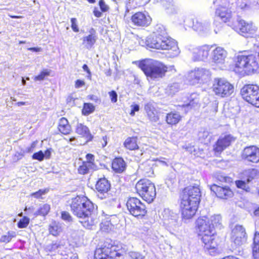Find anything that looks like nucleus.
<instances>
[{
  "label": "nucleus",
  "mask_w": 259,
  "mask_h": 259,
  "mask_svg": "<svg viewBox=\"0 0 259 259\" xmlns=\"http://www.w3.org/2000/svg\"><path fill=\"white\" fill-rule=\"evenodd\" d=\"M61 245V244L57 242L52 243L48 246V249L50 251H55L60 248Z\"/></svg>",
  "instance_id": "55"
},
{
  "label": "nucleus",
  "mask_w": 259,
  "mask_h": 259,
  "mask_svg": "<svg viewBox=\"0 0 259 259\" xmlns=\"http://www.w3.org/2000/svg\"><path fill=\"white\" fill-rule=\"evenodd\" d=\"M242 157L248 161L257 163L259 161V148L255 146L246 147L242 152Z\"/></svg>",
  "instance_id": "17"
},
{
  "label": "nucleus",
  "mask_w": 259,
  "mask_h": 259,
  "mask_svg": "<svg viewBox=\"0 0 259 259\" xmlns=\"http://www.w3.org/2000/svg\"><path fill=\"white\" fill-rule=\"evenodd\" d=\"M197 74L198 73H196L195 69L188 73L186 76V79L190 84L195 85L200 83L199 78Z\"/></svg>",
  "instance_id": "35"
},
{
  "label": "nucleus",
  "mask_w": 259,
  "mask_h": 259,
  "mask_svg": "<svg viewBox=\"0 0 259 259\" xmlns=\"http://www.w3.org/2000/svg\"><path fill=\"white\" fill-rule=\"evenodd\" d=\"M236 186L239 188H241L244 190H245L246 192H249L250 190L249 187L245 183V182L242 180H238L236 181Z\"/></svg>",
  "instance_id": "45"
},
{
  "label": "nucleus",
  "mask_w": 259,
  "mask_h": 259,
  "mask_svg": "<svg viewBox=\"0 0 259 259\" xmlns=\"http://www.w3.org/2000/svg\"><path fill=\"white\" fill-rule=\"evenodd\" d=\"M94 168V167L83 161L78 166L77 171L79 174L84 175L89 173L90 169Z\"/></svg>",
  "instance_id": "39"
},
{
  "label": "nucleus",
  "mask_w": 259,
  "mask_h": 259,
  "mask_svg": "<svg viewBox=\"0 0 259 259\" xmlns=\"http://www.w3.org/2000/svg\"><path fill=\"white\" fill-rule=\"evenodd\" d=\"M48 191L47 189H39L37 191L31 194V196L36 199L42 198V196Z\"/></svg>",
  "instance_id": "47"
},
{
  "label": "nucleus",
  "mask_w": 259,
  "mask_h": 259,
  "mask_svg": "<svg viewBox=\"0 0 259 259\" xmlns=\"http://www.w3.org/2000/svg\"><path fill=\"white\" fill-rule=\"evenodd\" d=\"M234 86L224 78H215L212 85L214 94L222 98L228 97L234 92Z\"/></svg>",
  "instance_id": "9"
},
{
  "label": "nucleus",
  "mask_w": 259,
  "mask_h": 259,
  "mask_svg": "<svg viewBox=\"0 0 259 259\" xmlns=\"http://www.w3.org/2000/svg\"><path fill=\"white\" fill-rule=\"evenodd\" d=\"M95 110L94 105L91 103H84L81 110L83 115L87 116L93 113Z\"/></svg>",
  "instance_id": "37"
},
{
  "label": "nucleus",
  "mask_w": 259,
  "mask_h": 259,
  "mask_svg": "<svg viewBox=\"0 0 259 259\" xmlns=\"http://www.w3.org/2000/svg\"><path fill=\"white\" fill-rule=\"evenodd\" d=\"M198 137L199 140L201 141V142H205V141H209L210 137H209V132L205 129H201L198 134Z\"/></svg>",
  "instance_id": "40"
},
{
  "label": "nucleus",
  "mask_w": 259,
  "mask_h": 259,
  "mask_svg": "<svg viewBox=\"0 0 259 259\" xmlns=\"http://www.w3.org/2000/svg\"><path fill=\"white\" fill-rule=\"evenodd\" d=\"M145 109L149 119L153 122H157L159 119L158 112L153 104L147 103L145 106Z\"/></svg>",
  "instance_id": "29"
},
{
  "label": "nucleus",
  "mask_w": 259,
  "mask_h": 259,
  "mask_svg": "<svg viewBox=\"0 0 259 259\" xmlns=\"http://www.w3.org/2000/svg\"><path fill=\"white\" fill-rule=\"evenodd\" d=\"M180 89V85L178 83H174L169 85L165 89L166 93L168 95H173L178 92Z\"/></svg>",
  "instance_id": "42"
},
{
  "label": "nucleus",
  "mask_w": 259,
  "mask_h": 259,
  "mask_svg": "<svg viewBox=\"0 0 259 259\" xmlns=\"http://www.w3.org/2000/svg\"><path fill=\"white\" fill-rule=\"evenodd\" d=\"M82 69H83V70L84 71H85L88 73V77L90 78H91L92 74H91V72L90 70L89 69L88 65L87 64L83 65Z\"/></svg>",
  "instance_id": "63"
},
{
  "label": "nucleus",
  "mask_w": 259,
  "mask_h": 259,
  "mask_svg": "<svg viewBox=\"0 0 259 259\" xmlns=\"http://www.w3.org/2000/svg\"><path fill=\"white\" fill-rule=\"evenodd\" d=\"M61 218L67 222H71L72 221V217L68 211H63L61 212Z\"/></svg>",
  "instance_id": "48"
},
{
  "label": "nucleus",
  "mask_w": 259,
  "mask_h": 259,
  "mask_svg": "<svg viewBox=\"0 0 259 259\" xmlns=\"http://www.w3.org/2000/svg\"><path fill=\"white\" fill-rule=\"evenodd\" d=\"M161 3L167 14H173L177 13L178 7L173 0H161Z\"/></svg>",
  "instance_id": "30"
},
{
  "label": "nucleus",
  "mask_w": 259,
  "mask_h": 259,
  "mask_svg": "<svg viewBox=\"0 0 259 259\" xmlns=\"http://www.w3.org/2000/svg\"><path fill=\"white\" fill-rule=\"evenodd\" d=\"M85 158L87 159V161L84 162H86L87 163L90 164V165L95 168V167L96 166V164L95 162L94 155L91 153H88L85 156Z\"/></svg>",
  "instance_id": "46"
},
{
  "label": "nucleus",
  "mask_w": 259,
  "mask_h": 259,
  "mask_svg": "<svg viewBox=\"0 0 259 259\" xmlns=\"http://www.w3.org/2000/svg\"><path fill=\"white\" fill-rule=\"evenodd\" d=\"M160 217L164 224L169 227H172L176 224L177 215L168 208H165L162 211Z\"/></svg>",
  "instance_id": "20"
},
{
  "label": "nucleus",
  "mask_w": 259,
  "mask_h": 259,
  "mask_svg": "<svg viewBox=\"0 0 259 259\" xmlns=\"http://www.w3.org/2000/svg\"><path fill=\"white\" fill-rule=\"evenodd\" d=\"M227 52L221 47H215L211 52L210 59L212 65L221 69H223L225 66Z\"/></svg>",
  "instance_id": "14"
},
{
  "label": "nucleus",
  "mask_w": 259,
  "mask_h": 259,
  "mask_svg": "<svg viewBox=\"0 0 259 259\" xmlns=\"http://www.w3.org/2000/svg\"><path fill=\"white\" fill-rule=\"evenodd\" d=\"M235 139L230 135L220 137L213 146L214 152L218 154L221 153Z\"/></svg>",
  "instance_id": "19"
},
{
  "label": "nucleus",
  "mask_w": 259,
  "mask_h": 259,
  "mask_svg": "<svg viewBox=\"0 0 259 259\" xmlns=\"http://www.w3.org/2000/svg\"><path fill=\"white\" fill-rule=\"evenodd\" d=\"M142 155V150L139 148L137 144V138H131V155L135 157L136 161H139Z\"/></svg>",
  "instance_id": "27"
},
{
  "label": "nucleus",
  "mask_w": 259,
  "mask_h": 259,
  "mask_svg": "<svg viewBox=\"0 0 259 259\" xmlns=\"http://www.w3.org/2000/svg\"><path fill=\"white\" fill-rule=\"evenodd\" d=\"M134 189L143 199L149 203L152 202L155 198L156 193L155 185L148 179L139 180L136 183Z\"/></svg>",
  "instance_id": "8"
},
{
  "label": "nucleus",
  "mask_w": 259,
  "mask_h": 259,
  "mask_svg": "<svg viewBox=\"0 0 259 259\" xmlns=\"http://www.w3.org/2000/svg\"><path fill=\"white\" fill-rule=\"evenodd\" d=\"M15 237V232L8 231L7 234L3 235L1 236L0 242H4L5 243H8L12 240V238Z\"/></svg>",
  "instance_id": "43"
},
{
  "label": "nucleus",
  "mask_w": 259,
  "mask_h": 259,
  "mask_svg": "<svg viewBox=\"0 0 259 259\" xmlns=\"http://www.w3.org/2000/svg\"><path fill=\"white\" fill-rule=\"evenodd\" d=\"M57 130L60 134L64 135H69L72 132L71 126L65 117H62L59 120Z\"/></svg>",
  "instance_id": "25"
},
{
  "label": "nucleus",
  "mask_w": 259,
  "mask_h": 259,
  "mask_svg": "<svg viewBox=\"0 0 259 259\" xmlns=\"http://www.w3.org/2000/svg\"><path fill=\"white\" fill-rule=\"evenodd\" d=\"M228 25L235 31L246 37L252 36L257 30V28L252 22H247L243 20Z\"/></svg>",
  "instance_id": "12"
},
{
  "label": "nucleus",
  "mask_w": 259,
  "mask_h": 259,
  "mask_svg": "<svg viewBox=\"0 0 259 259\" xmlns=\"http://www.w3.org/2000/svg\"><path fill=\"white\" fill-rule=\"evenodd\" d=\"M202 22L203 21H198L197 20H196L195 22L193 21V25L192 26L193 29L196 31L201 32L202 31V27H201V26Z\"/></svg>",
  "instance_id": "52"
},
{
  "label": "nucleus",
  "mask_w": 259,
  "mask_h": 259,
  "mask_svg": "<svg viewBox=\"0 0 259 259\" xmlns=\"http://www.w3.org/2000/svg\"><path fill=\"white\" fill-rule=\"evenodd\" d=\"M69 206L73 214L77 218L81 217L86 213L93 212L94 210V203L83 195H77L72 198Z\"/></svg>",
  "instance_id": "7"
},
{
  "label": "nucleus",
  "mask_w": 259,
  "mask_h": 259,
  "mask_svg": "<svg viewBox=\"0 0 259 259\" xmlns=\"http://www.w3.org/2000/svg\"><path fill=\"white\" fill-rule=\"evenodd\" d=\"M146 212L145 205L138 198L131 197V214L140 218L144 217Z\"/></svg>",
  "instance_id": "15"
},
{
  "label": "nucleus",
  "mask_w": 259,
  "mask_h": 259,
  "mask_svg": "<svg viewBox=\"0 0 259 259\" xmlns=\"http://www.w3.org/2000/svg\"><path fill=\"white\" fill-rule=\"evenodd\" d=\"M109 95L112 103H115L117 101V94L115 91H111L109 92Z\"/></svg>",
  "instance_id": "56"
},
{
  "label": "nucleus",
  "mask_w": 259,
  "mask_h": 259,
  "mask_svg": "<svg viewBox=\"0 0 259 259\" xmlns=\"http://www.w3.org/2000/svg\"><path fill=\"white\" fill-rule=\"evenodd\" d=\"M210 25V23L209 21L207 20L203 21L201 26V27H202V31L200 32H207L209 30Z\"/></svg>",
  "instance_id": "51"
},
{
  "label": "nucleus",
  "mask_w": 259,
  "mask_h": 259,
  "mask_svg": "<svg viewBox=\"0 0 259 259\" xmlns=\"http://www.w3.org/2000/svg\"><path fill=\"white\" fill-rule=\"evenodd\" d=\"M99 6L102 12H107L109 10V7L105 4L104 0H99Z\"/></svg>",
  "instance_id": "54"
},
{
  "label": "nucleus",
  "mask_w": 259,
  "mask_h": 259,
  "mask_svg": "<svg viewBox=\"0 0 259 259\" xmlns=\"http://www.w3.org/2000/svg\"><path fill=\"white\" fill-rule=\"evenodd\" d=\"M132 109L131 111V115L134 116L135 112L139 110V106L137 104H134L132 106Z\"/></svg>",
  "instance_id": "61"
},
{
  "label": "nucleus",
  "mask_w": 259,
  "mask_h": 259,
  "mask_svg": "<svg viewBox=\"0 0 259 259\" xmlns=\"http://www.w3.org/2000/svg\"><path fill=\"white\" fill-rule=\"evenodd\" d=\"M213 3L217 6L215 15L219 17L225 23L229 22V24L234 23L231 22L232 15L229 9L230 2L229 0H213Z\"/></svg>",
  "instance_id": "10"
},
{
  "label": "nucleus",
  "mask_w": 259,
  "mask_h": 259,
  "mask_svg": "<svg viewBox=\"0 0 259 259\" xmlns=\"http://www.w3.org/2000/svg\"><path fill=\"white\" fill-rule=\"evenodd\" d=\"M201 192L198 186L186 188L181 196L180 209L183 219L189 220L195 214L200 200Z\"/></svg>",
  "instance_id": "3"
},
{
  "label": "nucleus",
  "mask_w": 259,
  "mask_h": 259,
  "mask_svg": "<svg viewBox=\"0 0 259 259\" xmlns=\"http://www.w3.org/2000/svg\"><path fill=\"white\" fill-rule=\"evenodd\" d=\"M126 167V164L122 158L116 157L113 159L111 168L116 173H121L123 172Z\"/></svg>",
  "instance_id": "28"
},
{
  "label": "nucleus",
  "mask_w": 259,
  "mask_h": 259,
  "mask_svg": "<svg viewBox=\"0 0 259 259\" xmlns=\"http://www.w3.org/2000/svg\"><path fill=\"white\" fill-rule=\"evenodd\" d=\"M211 190L214 192L216 195L221 198L227 199L232 195V191L229 187H221L213 185L211 187Z\"/></svg>",
  "instance_id": "23"
},
{
  "label": "nucleus",
  "mask_w": 259,
  "mask_h": 259,
  "mask_svg": "<svg viewBox=\"0 0 259 259\" xmlns=\"http://www.w3.org/2000/svg\"><path fill=\"white\" fill-rule=\"evenodd\" d=\"M71 27L74 32H78L79 29L77 24V20L75 18H72L70 19Z\"/></svg>",
  "instance_id": "49"
},
{
  "label": "nucleus",
  "mask_w": 259,
  "mask_h": 259,
  "mask_svg": "<svg viewBox=\"0 0 259 259\" xmlns=\"http://www.w3.org/2000/svg\"><path fill=\"white\" fill-rule=\"evenodd\" d=\"M252 254L254 258L259 259V233H256L254 237Z\"/></svg>",
  "instance_id": "36"
},
{
  "label": "nucleus",
  "mask_w": 259,
  "mask_h": 259,
  "mask_svg": "<svg viewBox=\"0 0 259 259\" xmlns=\"http://www.w3.org/2000/svg\"><path fill=\"white\" fill-rule=\"evenodd\" d=\"M183 148L192 154L193 152V149H194V146L190 144H189L188 145L184 146Z\"/></svg>",
  "instance_id": "58"
},
{
  "label": "nucleus",
  "mask_w": 259,
  "mask_h": 259,
  "mask_svg": "<svg viewBox=\"0 0 259 259\" xmlns=\"http://www.w3.org/2000/svg\"><path fill=\"white\" fill-rule=\"evenodd\" d=\"M182 116L177 112H171L168 113L166 116V121L167 124L176 125L181 120Z\"/></svg>",
  "instance_id": "33"
},
{
  "label": "nucleus",
  "mask_w": 259,
  "mask_h": 259,
  "mask_svg": "<svg viewBox=\"0 0 259 259\" xmlns=\"http://www.w3.org/2000/svg\"><path fill=\"white\" fill-rule=\"evenodd\" d=\"M85 84L83 80L80 79H77L75 82V87L76 88H79Z\"/></svg>",
  "instance_id": "60"
},
{
  "label": "nucleus",
  "mask_w": 259,
  "mask_h": 259,
  "mask_svg": "<svg viewBox=\"0 0 259 259\" xmlns=\"http://www.w3.org/2000/svg\"><path fill=\"white\" fill-rule=\"evenodd\" d=\"M221 225L220 215L202 216L197 219L196 227L198 236L207 250L214 249L218 246L215 240L214 228Z\"/></svg>",
  "instance_id": "2"
},
{
  "label": "nucleus",
  "mask_w": 259,
  "mask_h": 259,
  "mask_svg": "<svg viewBox=\"0 0 259 259\" xmlns=\"http://www.w3.org/2000/svg\"><path fill=\"white\" fill-rule=\"evenodd\" d=\"M148 77L152 78H161L165 75L167 67L162 62L151 59L133 62Z\"/></svg>",
  "instance_id": "4"
},
{
  "label": "nucleus",
  "mask_w": 259,
  "mask_h": 259,
  "mask_svg": "<svg viewBox=\"0 0 259 259\" xmlns=\"http://www.w3.org/2000/svg\"><path fill=\"white\" fill-rule=\"evenodd\" d=\"M76 133L81 137L84 138L87 142L92 141L93 136L92 135L89 128L82 123L78 124L75 128Z\"/></svg>",
  "instance_id": "26"
},
{
  "label": "nucleus",
  "mask_w": 259,
  "mask_h": 259,
  "mask_svg": "<svg viewBox=\"0 0 259 259\" xmlns=\"http://www.w3.org/2000/svg\"><path fill=\"white\" fill-rule=\"evenodd\" d=\"M48 230L51 235L58 236L62 232L63 229L60 223L54 221L49 226Z\"/></svg>",
  "instance_id": "31"
},
{
  "label": "nucleus",
  "mask_w": 259,
  "mask_h": 259,
  "mask_svg": "<svg viewBox=\"0 0 259 259\" xmlns=\"http://www.w3.org/2000/svg\"><path fill=\"white\" fill-rule=\"evenodd\" d=\"M111 185L109 181L105 178H100L95 184V189L98 192L104 195L110 190Z\"/></svg>",
  "instance_id": "24"
},
{
  "label": "nucleus",
  "mask_w": 259,
  "mask_h": 259,
  "mask_svg": "<svg viewBox=\"0 0 259 259\" xmlns=\"http://www.w3.org/2000/svg\"><path fill=\"white\" fill-rule=\"evenodd\" d=\"M78 218L81 219L79 221L80 223L84 228L87 229H92L98 222L97 215L93 213V211L86 213L81 217H78Z\"/></svg>",
  "instance_id": "18"
},
{
  "label": "nucleus",
  "mask_w": 259,
  "mask_h": 259,
  "mask_svg": "<svg viewBox=\"0 0 259 259\" xmlns=\"http://www.w3.org/2000/svg\"><path fill=\"white\" fill-rule=\"evenodd\" d=\"M131 259H144V256L139 252H131Z\"/></svg>",
  "instance_id": "57"
},
{
  "label": "nucleus",
  "mask_w": 259,
  "mask_h": 259,
  "mask_svg": "<svg viewBox=\"0 0 259 259\" xmlns=\"http://www.w3.org/2000/svg\"><path fill=\"white\" fill-rule=\"evenodd\" d=\"M247 236L245 228L241 225H237L232 231L231 240L236 245H241L245 243Z\"/></svg>",
  "instance_id": "16"
},
{
  "label": "nucleus",
  "mask_w": 259,
  "mask_h": 259,
  "mask_svg": "<svg viewBox=\"0 0 259 259\" xmlns=\"http://www.w3.org/2000/svg\"><path fill=\"white\" fill-rule=\"evenodd\" d=\"M102 12V11L100 12L97 8H95L93 11V13H94V16L97 18H99V17H101Z\"/></svg>",
  "instance_id": "64"
},
{
  "label": "nucleus",
  "mask_w": 259,
  "mask_h": 259,
  "mask_svg": "<svg viewBox=\"0 0 259 259\" xmlns=\"http://www.w3.org/2000/svg\"><path fill=\"white\" fill-rule=\"evenodd\" d=\"M242 98L247 102L259 108V87L256 85L247 84L241 90Z\"/></svg>",
  "instance_id": "11"
},
{
  "label": "nucleus",
  "mask_w": 259,
  "mask_h": 259,
  "mask_svg": "<svg viewBox=\"0 0 259 259\" xmlns=\"http://www.w3.org/2000/svg\"><path fill=\"white\" fill-rule=\"evenodd\" d=\"M30 220L26 216L21 219L17 223V227L20 229L26 228L29 225Z\"/></svg>",
  "instance_id": "44"
},
{
  "label": "nucleus",
  "mask_w": 259,
  "mask_h": 259,
  "mask_svg": "<svg viewBox=\"0 0 259 259\" xmlns=\"http://www.w3.org/2000/svg\"><path fill=\"white\" fill-rule=\"evenodd\" d=\"M50 210L51 205L48 203H45L39 206L37 211L35 212V215L46 217L49 214Z\"/></svg>",
  "instance_id": "34"
},
{
  "label": "nucleus",
  "mask_w": 259,
  "mask_h": 259,
  "mask_svg": "<svg viewBox=\"0 0 259 259\" xmlns=\"http://www.w3.org/2000/svg\"><path fill=\"white\" fill-rule=\"evenodd\" d=\"M249 174L251 176H249L247 180L248 183L250 182L253 179V176L256 174V170L252 169L249 170Z\"/></svg>",
  "instance_id": "59"
},
{
  "label": "nucleus",
  "mask_w": 259,
  "mask_h": 259,
  "mask_svg": "<svg viewBox=\"0 0 259 259\" xmlns=\"http://www.w3.org/2000/svg\"><path fill=\"white\" fill-rule=\"evenodd\" d=\"M45 157V155L41 150L38 151L37 152L34 153L32 158L33 159L38 160L39 161L43 160Z\"/></svg>",
  "instance_id": "50"
},
{
  "label": "nucleus",
  "mask_w": 259,
  "mask_h": 259,
  "mask_svg": "<svg viewBox=\"0 0 259 259\" xmlns=\"http://www.w3.org/2000/svg\"><path fill=\"white\" fill-rule=\"evenodd\" d=\"M215 46L204 45L198 47L190 46L188 50L191 54V58L194 61H205L208 59L210 51Z\"/></svg>",
  "instance_id": "13"
},
{
  "label": "nucleus",
  "mask_w": 259,
  "mask_h": 259,
  "mask_svg": "<svg viewBox=\"0 0 259 259\" xmlns=\"http://www.w3.org/2000/svg\"><path fill=\"white\" fill-rule=\"evenodd\" d=\"M258 68V61L254 55L241 54L235 58L234 70L237 73L250 74L255 72Z\"/></svg>",
  "instance_id": "6"
},
{
  "label": "nucleus",
  "mask_w": 259,
  "mask_h": 259,
  "mask_svg": "<svg viewBox=\"0 0 259 259\" xmlns=\"http://www.w3.org/2000/svg\"><path fill=\"white\" fill-rule=\"evenodd\" d=\"M193 155L195 156H201L202 154V151L199 150V149H196L194 146V149H193V152L192 153Z\"/></svg>",
  "instance_id": "62"
},
{
  "label": "nucleus",
  "mask_w": 259,
  "mask_h": 259,
  "mask_svg": "<svg viewBox=\"0 0 259 259\" xmlns=\"http://www.w3.org/2000/svg\"><path fill=\"white\" fill-rule=\"evenodd\" d=\"M195 70L196 73H198L197 76L199 78L200 83L207 81L209 79L211 74L209 70L202 68H198L195 69Z\"/></svg>",
  "instance_id": "32"
},
{
  "label": "nucleus",
  "mask_w": 259,
  "mask_h": 259,
  "mask_svg": "<svg viewBox=\"0 0 259 259\" xmlns=\"http://www.w3.org/2000/svg\"><path fill=\"white\" fill-rule=\"evenodd\" d=\"M133 22L138 26H148L150 24L151 19L148 15L146 16L141 12H138L132 17Z\"/></svg>",
  "instance_id": "22"
},
{
  "label": "nucleus",
  "mask_w": 259,
  "mask_h": 259,
  "mask_svg": "<svg viewBox=\"0 0 259 259\" xmlns=\"http://www.w3.org/2000/svg\"><path fill=\"white\" fill-rule=\"evenodd\" d=\"M139 171L140 170L143 171V175L145 176L150 177L153 174L152 167L147 162L141 164L139 166Z\"/></svg>",
  "instance_id": "38"
},
{
  "label": "nucleus",
  "mask_w": 259,
  "mask_h": 259,
  "mask_svg": "<svg viewBox=\"0 0 259 259\" xmlns=\"http://www.w3.org/2000/svg\"><path fill=\"white\" fill-rule=\"evenodd\" d=\"M248 0H236L237 6L241 9H244L248 6Z\"/></svg>",
  "instance_id": "53"
},
{
  "label": "nucleus",
  "mask_w": 259,
  "mask_h": 259,
  "mask_svg": "<svg viewBox=\"0 0 259 259\" xmlns=\"http://www.w3.org/2000/svg\"><path fill=\"white\" fill-rule=\"evenodd\" d=\"M89 32V34L82 38V45L86 49H91L96 43L98 36L95 29L92 28Z\"/></svg>",
  "instance_id": "21"
},
{
  "label": "nucleus",
  "mask_w": 259,
  "mask_h": 259,
  "mask_svg": "<svg viewBox=\"0 0 259 259\" xmlns=\"http://www.w3.org/2000/svg\"><path fill=\"white\" fill-rule=\"evenodd\" d=\"M125 253V251L121 246L106 241L96 247L93 259H117Z\"/></svg>",
  "instance_id": "5"
},
{
  "label": "nucleus",
  "mask_w": 259,
  "mask_h": 259,
  "mask_svg": "<svg viewBox=\"0 0 259 259\" xmlns=\"http://www.w3.org/2000/svg\"><path fill=\"white\" fill-rule=\"evenodd\" d=\"M165 29L161 24H157L154 28L153 33L149 35L146 40L139 37L132 33L131 39L138 41L142 46H145L152 49L171 51L170 57H175L180 53L177 41L172 38L165 36Z\"/></svg>",
  "instance_id": "1"
},
{
  "label": "nucleus",
  "mask_w": 259,
  "mask_h": 259,
  "mask_svg": "<svg viewBox=\"0 0 259 259\" xmlns=\"http://www.w3.org/2000/svg\"><path fill=\"white\" fill-rule=\"evenodd\" d=\"M51 70L49 69H43L40 73L34 77L35 81H41L46 78V77L50 75Z\"/></svg>",
  "instance_id": "41"
}]
</instances>
